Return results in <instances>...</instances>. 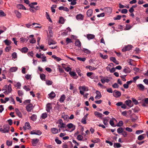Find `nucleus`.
<instances>
[{"label": "nucleus", "mask_w": 148, "mask_h": 148, "mask_svg": "<svg viewBox=\"0 0 148 148\" xmlns=\"http://www.w3.org/2000/svg\"><path fill=\"white\" fill-rule=\"evenodd\" d=\"M47 116V115L46 113L42 114L41 116V117L43 119H45L46 118Z\"/></svg>", "instance_id": "obj_55"}, {"label": "nucleus", "mask_w": 148, "mask_h": 148, "mask_svg": "<svg viewBox=\"0 0 148 148\" xmlns=\"http://www.w3.org/2000/svg\"><path fill=\"white\" fill-rule=\"evenodd\" d=\"M138 79H139V76H136L133 78V80H132V81L133 82L135 83L136 82V80Z\"/></svg>", "instance_id": "obj_62"}, {"label": "nucleus", "mask_w": 148, "mask_h": 148, "mask_svg": "<svg viewBox=\"0 0 148 148\" xmlns=\"http://www.w3.org/2000/svg\"><path fill=\"white\" fill-rule=\"evenodd\" d=\"M96 96L95 97L96 99H99L101 97V95L100 92L99 91L97 90L96 92Z\"/></svg>", "instance_id": "obj_10"}, {"label": "nucleus", "mask_w": 148, "mask_h": 148, "mask_svg": "<svg viewBox=\"0 0 148 148\" xmlns=\"http://www.w3.org/2000/svg\"><path fill=\"white\" fill-rule=\"evenodd\" d=\"M15 86L17 87V89H20L21 88V84L19 82H17Z\"/></svg>", "instance_id": "obj_48"}, {"label": "nucleus", "mask_w": 148, "mask_h": 148, "mask_svg": "<svg viewBox=\"0 0 148 148\" xmlns=\"http://www.w3.org/2000/svg\"><path fill=\"white\" fill-rule=\"evenodd\" d=\"M77 0H68L69 2H71V4L72 5H75L76 3V1Z\"/></svg>", "instance_id": "obj_39"}, {"label": "nucleus", "mask_w": 148, "mask_h": 148, "mask_svg": "<svg viewBox=\"0 0 148 148\" xmlns=\"http://www.w3.org/2000/svg\"><path fill=\"white\" fill-rule=\"evenodd\" d=\"M37 118V117L36 115L35 114H33L30 117V119L34 121H36Z\"/></svg>", "instance_id": "obj_30"}, {"label": "nucleus", "mask_w": 148, "mask_h": 148, "mask_svg": "<svg viewBox=\"0 0 148 148\" xmlns=\"http://www.w3.org/2000/svg\"><path fill=\"white\" fill-rule=\"evenodd\" d=\"M114 147L115 148H119L121 147V145L119 143H115L114 145Z\"/></svg>", "instance_id": "obj_49"}, {"label": "nucleus", "mask_w": 148, "mask_h": 148, "mask_svg": "<svg viewBox=\"0 0 148 148\" xmlns=\"http://www.w3.org/2000/svg\"><path fill=\"white\" fill-rule=\"evenodd\" d=\"M94 114L100 118H101L102 117V114L98 112H95L94 113Z\"/></svg>", "instance_id": "obj_29"}, {"label": "nucleus", "mask_w": 148, "mask_h": 148, "mask_svg": "<svg viewBox=\"0 0 148 148\" xmlns=\"http://www.w3.org/2000/svg\"><path fill=\"white\" fill-rule=\"evenodd\" d=\"M6 90L8 92H11L12 89L11 88V85L10 84H9L8 85H5L3 87L2 90V91Z\"/></svg>", "instance_id": "obj_3"}, {"label": "nucleus", "mask_w": 148, "mask_h": 148, "mask_svg": "<svg viewBox=\"0 0 148 148\" xmlns=\"http://www.w3.org/2000/svg\"><path fill=\"white\" fill-rule=\"evenodd\" d=\"M114 66V65L112 63H110L108 66L106 67V69L107 71H108L110 69V68L111 67H113Z\"/></svg>", "instance_id": "obj_45"}, {"label": "nucleus", "mask_w": 148, "mask_h": 148, "mask_svg": "<svg viewBox=\"0 0 148 148\" xmlns=\"http://www.w3.org/2000/svg\"><path fill=\"white\" fill-rule=\"evenodd\" d=\"M84 16L82 14H78L76 16V19L78 20H82L84 18Z\"/></svg>", "instance_id": "obj_13"}, {"label": "nucleus", "mask_w": 148, "mask_h": 148, "mask_svg": "<svg viewBox=\"0 0 148 148\" xmlns=\"http://www.w3.org/2000/svg\"><path fill=\"white\" fill-rule=\"evenodd\" d=\"M93 13V10L91 9L88 10L87 12V15L88 17L91 16Z\"/></svg>", "instance_id": "obj_20"}, {"label": "nucleus", "mask_w": 148, "mask_h": 148, "mask_svg": "<svg viewBox=\"0 0 148 148\" xmlns=\"http://www.w3.org/2000/svg\"><path fill=\"white\" fill-rule=\"evenodd\" d=\"M100 141V139L99 138H96L95 139L92 140L91 142L94 143H96L99 142Z\"/></svg>", "instance_id": "obj_42"}, {"label": "nucleus", "mask_w": 148, "mask_h": 148, "mask_svg": "<svg viewBox=\"0 0 148 148\" xmlns=\"http://www.w3.org/2000/svg\"><path fill=\"white\" fill-rule=\"evenodd\" d=\"M82 51L84 52L85 53H86L87 54H89L90 53V51L88 49H85V48H83L82 49Z\"/></svg>", "instance_id": "obj_46"}, {"label": "nucleus", "mask_w": 148, "mask_h": 148, "mask_svg": "<svg viewBox=\"0 0 148 148\" xmlns=\"http://www.w3.org/2000/svg\"><path fill=\"white\" fill-rule=\"evenodd\" d=\"M28 49L26 47H24L22 48L21 50H20L22 52L25 53L28 51Z\"/></svg>", "instance_id": "obj_34"}, {"label": "nucleus", "mask_w": 148, "mask_h": 148, "mask_svg": "<svg viewBox=\"0 0 148 148\" xmlns=\"http://www.w3.org/2000/svg\"><path fill=\"white\" fill-rule=\"evenodd\" d=\"M41 58L42 59V61L43 62H45L47 61L46 57L45 56L44 54H42V56L41 57Z\"/></svg>", "instance_id": "obj_50"}, {"label": "nucleus", "mask_w": 148, "mask_h": 148, "mask_svg": "<svg viewBox=\"0 0 148 148\" xmlns=\"http://www.w3.org/2000/svg\"><path fill=\"white\" fill-rule=\"evenodd\" d=\"M131 28V26L130 25H127L125 28V30H128L130 29Z\"/></svg>", "instance_id": "obj_64"}, {"label": "nucleus", "mask_w": 148, "mask_h": 148, "mask_svg": "<svg viewBox=\"0 0 148 148\" xmlns=\"http://www.w3.org/2000/svg\"><path fill=\"white\" fill-rule=\"evenodd\" d=\"M110 60L112 61H113L116 64H118L119 63L116 60L115 58L114 57H111L110 58Z\"/></svg>", "instance_id": "obj_33"}, {"label": "nucleus", "mask_w": 148, "mask_h": 148, "mask_svg": "<svg viewBox=\"0 0 148 148\" xmlns=\"http://www.w3.org/2000/svg\"><path fill=\"white\" fill-rule=\"evenodd\" d=\"M99 54L100 57L104 59H107L108 57V56L107 55H103L102 53H100Z\"/></svg>", "instance_id": "obj_47"}, {"label": "nucleus", "mask_w": 148, "mask_h": 148, "mask_svg": "<svg viewBox=\"0 0 148 148\" xmlns=\"http://www.w3.org/2000/svg\"><path fill=\"white\" fill-rule=\"evenodd\" d=\"M11 56L12 59H14L15 60L17 59V53L16 52H14L13 53H12Z\"/></svg>", "instance_id": "obj_21"}, {"label": "nucleus", "mask_w": 148, "mask_h": 148, "mask_svg": "<svg viewBox=\"0 0 148 148\" xmlns=\"http://www.w3.org/2000/svg\"><path fill=\"white\" fill-rule=\"evenodd\" d=\"M126 105H127L130 108L132 107L133 105L132 103V101L130 100H127L125 101Z\"/></svg>", "instance_id": "obj_8"}, {"label": "nucleus", "mask_w": 148, "mask_h": 148, "mask_svg": "<svg viewBox=\"0 0 148 148\" xmlns=\"http://www.w3.org/2000/svg\"><path fill=\"white\" fill-rule=\"evenodd\" d=\"M121 95V92L119 91L116 92L114 94V96L116 97H118Z\"/></svg>", "instance_id": "obj_41"}, {"label": "nucleus", "mask_w": 148, "mask_h": 148, "mask_svg": "<svg viewBox=\"0 0 148 148\" xmlns=\"http://www.w3.org/2000/svg\"><path fill=\"white\" fill-rule=\"evenodd\" d=\"M115 120V119L114 118L112 119L110 121V124L112 127H115L116 125H114V121Z\"/></svg>", "instance_id": "obj_35"}, {"label": "nucleus", "mask_w": 148, "mask_h": 148, "mask_svg": "<svg viewBox=\"0 0 148 148\" xmlns=\"http://www.w3.org/2000/svg\"><path fill=\"white\" fill-rule=\"evenodd\" d=\"M145 89L144 86L143 84H139V90L142 91H143Z\"/></svg>", "instance_id": "obj_52"}, {"label": "nucleus", "mask_w": 148, "mask_h": 148, "mask_svg": "<svg viewBox=\"0 0 148 148\" xmlns=\"http://www.w3.org/2000/svg\"><path fill=\"white\" fill-rule=\"evenodd\" d=\"M41 134V132L39 130L32 131L30 132V134H36L40 135Z\"/></svg>", "instance_id": "obj_9"}, {"label": "nucleus", "mask_w": 148, "mask_h": 148, "mask_svg": "<svg viewBox=\"0 0 148 148\" xmlns=\"http://www.w3.org/2000/svg\"><path fill=\"white\" fill-rule=\"evenodd\" d=\"M101 81L102 83L104 84L105 82H108L110 80L107 78H103L101 79Z\"/></svg>", "instance_id": "obj_22"}, {"label": "nucleus", "mask_w": 148, "mask_h": 148, "mask_svg": "<svg viewBox=\"0 0 148 148\" xmlns=\"http://www.w3.org/2000/svg\"><path fill=\"white\" fill-rule=\"evenodd\" d=\"M23 88L27 91H28L30 90V89L26 86H24L23 87Z\"/></svg>", "instance_id": "obj_63"}, {"label": "nucleus", "mask_w": 148, "mask_h": 148, "mask_svg": "<svg viewBox=\"0 0 148 148\" xmlns=\"http://www.w3.org/2000/svg\"><path fill=\"white\" fill-rule=\"evenodd\" d=\"M30 126L29 123L28 122H27L25 123V126L23 127V128L25 130L29 129L30 128Z\"/></svg>", "instance_id": "obj_15"}, {"label": "nucleus", "mask_w": 148, "mask_h": 148, "mask_svg": "<svg viewBox=\"0 0 148 148\" xmlns=\"http://www.w3.org/2000/svg\"><path fill=\"white\" fill-rule=\"evenodd\" d=\"M10 127V126L8 125H4L3 126V128L0 127V131L2 133H7L9 131Z\"/></svg>", "instance_id": "obj_1"}, {"label": "nucleus", "mask_w": 148, "mask_h": 148, "mask_svg": "<svg viewBox=\"0 0 148 148\" xmlns=\"http://www.w3.org/2000/svg\"><path fill=\"white\" fill-rule=\"evenodd\" d=\"M95 36L93 34H89L86 35V37L88 40L93 39L95 38Z\"/></svg>", "instance_id": "obj_19"}, {"label": "nucleus", "mask_w": 148, "mask_h": 148, "mask_svg": "<svg viewBox=\"0 0 148 148\" xmlns=\"http://www.w3.org/2000/svg\"><path fill=\"white\" fill-rule=\"evenodd\" d=\"M116 105L117 106H121V108L125 109L127 108V106L126 104H123L122 102H119L116 104Z\"/></svg>", "instance_id": "obj_4"}, {"label": "nucleus", "mask_w": 148, "mask_h": 148, "mask_svg": "<svg viewBox=\"0 0 148 148\" xmlns=\"http://www.w3.org/2000/svg\"><path fill=\"white\" fill-rule=\"evenodd\" d=\"M34 36L33 35H31L28 37L29 38H31L29 40V42L31 44L35 43L36 42V40L34 38Z\"/></svg>", "instance_id": "obj_7"}, {"label": "nucleus", "mask_w": 148, "mask_h": 148, "mask_svg": "<svg viewBox=\"0 0 148 148\" xmlns=\"http://www.w3.org/2000/svg\"><path fill=\"white\" fill-rule=\"evenodd\" d=\"M66 98L65 96L64 95H62L59 99V101L61 103L63 102L64 101Z\"/></svg>", "instance_id": "obj_32"}, {"label": "nucleus", "mask_w": 148, "mask_h": 148, "mask_svg": "<svg viewBox=\"0 0 148 148\" xmlns=\"http://www.w3.org/2000/svg\"><path fill=\"white\" fill-rule=\"evenodd\" d=\"M132 46L130 45H128L127 46H125L122 49V51L123 52H125L127 51H129L130 50L132 47Z\"/></svg>", "instance_id": "obj_5"}, {"label": "nucleus", "mask_w": 148, "mask_h": 148, "mask_svg": "<svg viewBox=\"0 0 148 148\" xmlns=\"http://www.w3.org/2000/svg\"><path fill=\"white\" fill-rule=\"evenodd\" d=\"M49 98L51 99L54 98L56 96V94L53 92H52L48 95Z\"/></svg>", "instance_id": "obj_16"}, {"label": "nucleus", "mask_w": 148, "mask_h": 148, "mask_svg": "<svg viewBox=\"0 0 148 148\" xmlns=\"http://www.w3.org/2000/svg\"><path fill=\"white\" fill-rule=\"evenodd\" d=\"M103 121L104 124L105 125H108L109 119L108 118H104L103 119Z\"/></svg>", "instance_id": "obj_18"}, {"label": "nucleus", "mask_w": 148, "mask_h": 148, "mask_svg": "<svg viewBox=\"0 0 148 148\" xmlns=\"http://www.w3.org/2000/svg\"><path fill=\"white\" fill-rule=\"evenodd\" d=\"M51 131L52 133L54 134H56L58 133V131L57 128H53L51 129Z\"/></svg>", "instance_id": "obj_27"}, {"label": "nucleus", "mask_w": 148, "mask_h": 148, "mask_svg": "<svg viewBox=\"0 0 148 148\" xmlns=\"http://www.w3.org/2000/svg\"><path fill=\"white\" fill-rule=\"evenodd\" d=\"M15 110L17 115L20 117H21L22 116V115L19 110L18 108H16Z\"/></svg>", "instance_id": "obj_23"}, {"label": "nucleus", "mask_w": 148, "mask_h": 148, "mask_svg": "<svg viewBox=\"0 0 148 148\" xmlns=\"http://www.w3.org/2000/svg\"><path fill=\"white\" fill-rule=\"evenodd\" d=\"M39 140L38 138L34 139L32 140V144L34 146H36V144L38 143Z\"/></svg>", "instance_id": "obj_14"}, {"label": "nucleus", "mask_w": 148, "mask_h": 148, "mask_svg": "<svg viewBox=\"0 0 148 148\" xmlns=\"http://www.w3.org/2000/svg\"><path fill=\"white\" fill-rule=\"evenodd\" d=\"M77 58L78 60L83 62H84L86 60V58H85L77 57Z\"/></svg>", "instance_id": "obj_54"}, {"label": "nucleus", "mask_w": 148, "mask_h": 148, "mask_svg": "<svg viewBox=\"0 0 148 148\" xmlns=\"http://www.w3.org/2000/svg\"><path fill=\"white\" fill-rule=\"evenodd\" d=\"M123 131V130L122 127H119L117 129V132L119 134L122 133Z\"/></svg>", "instance_id": "obj_57"}, {"label": "nucleus", "mask_w": 148, "mask_h": 148, "mask_svg": "<svg viewBox=\"0 0 148 148\" xmlns=\"http://www.w3.org/2000/svg\"><path fill=\"white\" fill-rule=\"evenodd\" d=\"M69 74L71 76L73 77H76L75 78L77 79L78 77L77 76V74L75 73V72L73 71H70L69 72Z\"/></svg>", "instance_id": "obj_28"}, {"label": "nucleus", "mask_w": 148, "mask_h": 148, "mask_svg": "<svg viewBox=\"0 0 148 148\" xmlns=\"http://www.w3.org/2000/svg\"><path fill=\"white\" fill-rule=\"evenodd\" d=\"M14 12L18 18H20L21 17V14L18 11L15 10Z\"/></svg>", "instance_id": "obj_36"}, {"label": "nucleus", "mask_w": 148, "mask_h": 148, "mask_svg": "<svg viewBox=\"0 0 148 148\" xmlns=\"http://www.w3.org/2000/svg\"><path fill=\"white\" fill-rule=\"evenodd\" d=\"M146 134H143L139 135V140L143 139L145 136Z\"/></svg>", "instance_id": "obj_60"}, {"label": "nucleus", "mask_w": 148, "mask_h": 148, "mask_svg": "<svg viewBox=\"0 0 148 148\" xmlns=\"http://www.w3.org/2000/svg\"><path fill=\"white\" fill-rule=\"evenodd\" d=\"M67 127L71 129L73 128V130H74L75 129V126L71 123H70L68 124L67 125Z\"/></svg>", "instance_id": "obj_26"}, {"label": "nucleus", "mask_w": 148, "mask_h": 148, "mask_svg": "<svg viewBox=\"0 0 148 148\" xmlns=\"http://www.w3.org/2000/svg\"><path fill=\"white\" fill-rule=\"evenodd\" d=\"M58 124L59 125L58 127L61 128H63L66 127V125L63 123V121L62 119H59L56 123Z\"/></svg>", "instance_id": "obj_2"}, {"label": "nucleus", "mask_w": 148, "mask_h": 148, "mask_svg": "<svg viewBox=\"0 0 148 148\" xmlns=\"http://www.w3.org/2000/svg\"><path fill=\"white\" fill-rule=\"evenodd\" d=\"M66 42L67 43V45L68 44V43H71L72 42L71 40L68 38H66Z\"/></svg>", "instance_id": "obj_61"}, {"label": "nucleus", "mask_w": 148, "mask_h": 148, "mask_svg": "<svg viewBox=\"0 0 148 148\" xmlns=\"http://www.w3.org/2000/svg\"><path fill=\"white\" fill-rule=\"evenodd\" d=\"M4 42L5 43V44L7 45H11L12 43L10 40L7 39L4 40Z\"/></svg>", "instance_id": "obj_38"}, {"label": "nucleus", "mask_w": 148, "mask_h": 148, "mask_svg": "<svg viewBox=\"0 0 148 148\" xmlns=\"http://www.w3.org/2000/svg\"><path fill=\"white\" fill-rule=\"evenodd\" d=\"M40 77L42 80H44L45 79V75L44 74H40Z\"/></svg>", "instance_id": "obj_53"}, {"label": "nucleus", "mask_w": 148, "mask_h": 148, "mask_svg": "<svg viewBox=\"0 0 148 148\" xmlns=\"http://www.w3.org/2000/svg\"><path fill=\"white\" fill-rule=\"evenodd\" d=\"M86 68L87 69H88L90 71H92V70H94L97 69V68H95L94 67H92L90 66H86Z\"/></svg>", "instance_id": "obj_31"}, {"label": "nucleus", "mask_w": 148, "mask_h": 148, "mask_svg": "<svg viewBox=\"0 0 148 148\" xmlns=\"http://www.w3.org/2000/svg\"><path fill=\"white\" fill-rule=\"evenodd\" d=\"M32 25H33L34 26V27L35 28H41V26H40V25L39 24L35 23H32Z\"/></svg>", "instance_id": "obj_40"}, {"label": "nucleus", "mask_w": 148, "mask_h": 148, "mask_svg": "<svg viewBox=\"0 0 148 148\" xmlns=\"http://www.w3.org/2000/svg\"><path fill=\"white\" fill-rule=\"evenodd\" d=\"M79 90H81L84 91H88V87L84 86H79Z\"/></svg>", "instance_id": "obj_12"}, {"label": "nucleus", "mask_w": 148, "mask_h": 148, "mask_svg": "<svg viewBox=\"0 0 148 148\" xmlns=\"http://www.w3.org/2000/svg\"><path fill=\"white\" fill-rule=\"evenodd\" d=\"M46 83L48 85H51L52 84L53 82L50 80H47L46 81Z\"/></svg>", "instance_id": "obj_58"}, {"label": "nucleus", "mask_w": 148, "mask_h": 148, "mask_svg": "<svg viewBox=\"0 0 148 148\" xmlns=\"http://www.w3.org/2000/svg\"><path fill=\"white\" fill-rule=\"evenodd\" d=\"M18 69V67H11L10 70L9 71L11 72H16Z\"/></svg>", "instance_id": "obj_24"}, {"label": "nucleus", "mask_w": 148, "mask_h": 148, "mask_svg": "<svg viewBox=\"0 0 148 148\" xmlns=\"http://www.w3.org/2000/svg\"><path fill=\"white\" fill-rule=\"evenodd\" d=\"M83 137V136L81 135H79L77 136V139L81 141L82 140Z\"/></svg>", "instance_id": "obj_59"}, {"label": "nucleus", "mask_w": 148, "mask_h": 148, "mask_svg": "<svg viewBox=\"0 0 148 148\" xmlns=\"http://www.w3.org/2000/svg\"><path fill=\"white\" fill-rule=\"evenodd\" d=\"M59 22L60 23L62 24H63L64 23V20L63 17H61L60 18Z\"/></svg>", "instance_id": "obj_56"}, {"label": "nucleus", "mask_w": 148, "mask_h": 148, "mask_svg": "<svg viewBox=\"0 0 148 148\" xmlns=\"http://www.w3.org/2000/svg\"><path fill=\"white\" fill-rule=\"evenodd\" d=\"M52 57L57 62L60 61L62 60V59L58 57H57L55 55H53L52 56Z\"/></svg>", "instance_id": "obj_25"}, {"label": "nucleus", "mask_w": 148, "mask_h": 148, "mask_svg": "<svg viewBox=\"0 0 148 148\" xmlns=\"http://www.w3.org/2000/svg\"><path fill=\"white\" fill-rule=\"evenodd\" d=\"M104 9L106 12L109 13V14L111 13L112 12V9L109 7L105 8H104Z\"/></svg>", "instance_id": "obj_17"}, {"label": "nucleus", "mask_w": 148, "mask_h": 148, "mask_svg": "<svg viewBox=\"0 0 148 148\" xmlns=\"http://www.w3.org/2000/svg\"><path fill=\"white\" fill-rule=\"evenodd\" d=\"M75 45L78 47H80L81 46V43L80 41L78 40H77L75 43Z\"/></svg>", "instance_id": "obj_37"}, {"label": "nucleus", "mask_w": 148, "mask_h": 148, "mask_svg": "<svg viewBox=\"0 0 148 148\" xmlns=\"http://www.w3.org/2000/svg\"><path fill=\"white\" fill-rule=\"evenodd\" d=\"M51 104L50 103H48L46 106V110L47 112H50V110L51 109Z\"/></svg>", "instance_id": "obj_11"}, {"label": "nucleus", "mask_w": 148, "mask_h": 148, "mask_svg": "<svg viewBox=\"0 0 148 148\" xmlns=\"http://www.w3.org/2000/svg\"><path fill=\"white\" fill-rule=\"evenodd\" d=\"M33 107L32 104H29L26 106V109L28 112H30L33 110Z\"/></svg>", "instance_id": "obj_6"}, {"label": "nucleus", "mask_w": 148, "mask_h": 148, "mask_svg": "<svg viewBox=\"0 0 148 148\" xmlns=\"http://www.w3.org/2000/svg\"><path fill=\"white\" fill-rule=\"evenodd\" d=\"M18 7L20 9H22L24 10H26V8L23 5L19 4L18 5Z\"/></svg>", "instance_id": "obj_44"}, {"label": "nucleus", "mask_w": 148, "mask_h": 148, "mask_svg": "<svg viewBox=\"0 0 148 148\" xmlns=\"http://www.w3.org/2000/svg\"><path fill=\"white\" fill-rule=\"evenodd\" d=\"M63 68H64L65 71L67 72H70L71 71V69L69 67H67L66 68H65L64 66H63Z\"/></svg>", "instance_id": "obj_51"}, {"label": "nucleus", "mask_w": 148, "mask_h": 148, "mask_svg": "<svg viewBox=\"0 0 148 148\" xmlns=\"http://www.w3.org/2000/svg\"><path fill=\"white\" fill-rule=\"evenodd\" d=\"M17 93L19 97H22L24 95L23 92L21 90H18L17 91Z\"/></svg>", "instance_id": "obj_43"}]
</instances>
